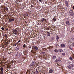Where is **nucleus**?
<instances>
[{
  "mask_svg": "<svg viewBox=\"0 0 74 74\" xmlns=\"http://www.w3.org/2000/svg\"><path fill=\"white\" fill-rule=\"evenodd\" d=\"M61 60L59 59H57L55 61V62L56 63V62H61Z\"/></svg>",
  "mask_w": 74,
  "mask_h": 74,
  "instance_id": "5",
  "label": "nucleus"
},
{
  "mask_svg": "<svg viewBox=\"0 0 74 74\" xmlns=\"http://www.w3.org/2000/svg\"><path fill=\"white\" fill-rule=\"evenodd\" d=\"M73 46H74V42L73 43Z\"/></svg>",
  "mask_w": 74,
  "mask_h": 74,
  "instance_id": "42",
  "label": "nucleus"
},
{
  "mask_svg": "<svg viewBox=\"0 0 74 74\" xmlns=\"http://www.w3.org/2000/svg\"><path fill=\"white\" fill-rule=\"evenodd\" d=\"M12 32L15 35H17L18 34V31L16 29H13Z\"/></svg>",
  "mask_w": 74,
  "mask_h": 74,
  "instance_id": "2",
  "label": "nucleus"
},
{
  "mask_svg": "<svg viewBox=\"0 0 74 74\" xmlns=\"http://www.w3.org/2000/svg\"><path fill=\"white\" fill-rule=\"evenodd\" d=\"M5 10L6 11H8V9L7 7H6L5 8Z\"/></svg>",
  "mask_w": 74,
  "mask_h": 74,
  "instance_id": "26",
  "label": "nucleus"
},
{
  "mask_svg": "<svg viewBox=\"0 0 74 74\" xmlns=\"http://www.w3.org/2000/svg\"><path fill=\"white\" fill-rule=\"evenodd\" d=\"M14 74H17L16 73H15Z\"/></svg>",
  "mask_w": 74,
  "mask_h": 74,
  "instance_id": "46",
  "label": "nucleus"
},
{
  "mask_svg": "<svg viewBox=\"0 0 74 74\" xmlns=\"http://www.w3.org/2000/svg\"><path fill=\"white\" fill-rule=\"evenodd\" d=\"M67 67L68 69H69V70H71V69H73V67H74V65H73V64H70L69 65H68V66H67Z\"/></svg>",
  "mask_w": 74,
  "mask_h": 74,
  "instance_id": "1",
  "label": "nucleus"
},
{
  "mask_svg": "<svg viewBox=\"0 0 74 74\" xmlns=\"http://www.w3.org/2000/svg\"><path fill=\"white\" fill-rule=\"evenodd\" d=\"M53 38L54 39V37H52V38Z\"/></svg>",
  "mask_w": 74,
  "mask_h": 74,
  "instance_id": "45",
  "label": "nucleus"
},
{
  "mask_svg": "<svg viewBox=\"0 0 74 74\" xmlns=\"http://www.w3.org/2000/svg\"><path fill=\"white\" fill-rule=\"evenodd\" d=\"M72 40H73V41H74V38H72Z\"/></svg>",
  "mask_w": 74,
  "mask_h": 74,
  "instance_id": "37",
  "label": "nucleus"
},
{
  "mask_svg": "<svg viewBox=\"0 0 74 74\" xmlns=\"http://www.w3.org/2000/svg\"><path fill=\"white\" fill-rule=\"evenodd\" d=\"M0 70L1 71H3V68L1 67L0 68Z\"/></svg>",
  "mask_w": 74,
  "mask_h": 74,
  "instance_id": "22",
  "label": "nucleus"
},
{
  "mask_svg": "<svg viewBox=\"0 0 74 74\" xmlns=\"http://www.w3.org/2000/svg\"><path fill=\"white\" fill-rule=\"evenodd\" d=\"M69 47L70 49H71V50H73V48H71V47H70L69 46Z\"/></svg>",
  "mask_w": 74,
  "mask_h": 74,
  "instance_id": "25",
  "label": "nucleus"
},
{
  "mask_svg": "<svg viewBox=\"0 0 74 74\" xmlns=\"http://www.w3.org/2000/svg\"><path fill=\"white\" fill-rule=\"evenodd\" d=\"M31 7H33V5H32L31 6Z\"/></svg>",
  "mask_w": 74,
  "mask_h": 74,
  "instance_id": "43",
  "label": "nucleus"
},
{
  "mask_svg": "<svg viewBox=\"0 0 74 74\" xmlns=\"http://www.w3.org/2000/svg\"><path fill=\"white\" fill-rule=\"evenodd\" d=\"M65 4L67 7H69V3L68 1H65Z\"/></svg>",
  "mask_w": 74,
  "mask_h": 74,
  "instance_id": "9",
  "label": "nucleus"
},
{
  "mask_svg": "<svg viewBox=\"0 0 74 74\" xmlns=\"http://www.w3.org/2000/svg\"><path fill=\"white\" fill-rule=\"evenodd\" d=\"M6 30H7V31H8V28H7Z\"/></svg>",
  "mask_w": 74,
  "mask_h": 74,
  "instance_id": "36",
  "label": "nucleus"
},
{
  "mask_svg": "<svg viewBox=\"0 0 74 74\" xmlns=\"http://www.w3.org/2000/svg\"><path fill=\"white\" fill-rule=\"evenodd\" d=\"M19 48H20L19 47H17L16 48V51H19Z\"/></svg>",
  "mask_w": 74,
  "mask_h": 74,
  "instance_id": "13",
  "label": "nucleus"
},
{
  "mask_svg": "<svg viewBox=\"0 0 74 74\" xmlns=\"http://www.w3.org/2000/svg\"><path fill=\"white\" fill-rule=\"evenodd\" d=\"M54 51H55V52H58V51L57 49L54 50Z\"/></svg>",
  "mask_w": 74,
  "mask_h": 74,
  "instance_id": "23",
  "label": "nucleus"
},
{
  "mask_svg": "<svg viewBox=\"0 0 74 74\" xmlns=\"http://www.w3.org/2000/svg\"><path fill=\"white\" fill-rule=\"evenodd\" d=\"M47 37H49V36H50V33H49V32H47Z\"/></svg>",
  "mask_w": 74,
  "mask_h": 74,
  "instance_id": "15",
  "label": "nucleus"
},
{
  "mask_svg": "<svg viewBox=\"0 0 74 74\" xmlns=\"http://www.w3.org/2000/svg\"><path fill=\"white\" fill-rule=\"evenodd\" d=\"M41 53V54H44V53H45V52H42Z\"/></svg>",
  "mask_w": 74,
  "mask_h": 74,
  "instance_id": "29",
  "label": "nucleus"
},
{
  "mask_svg": "<svg viewBox=\"0 0 74 74\" xmlns=\"http://www.w3.org/2000/svg\"><path fill=\"white\" fill-rule=\"evenodd\" d=\"M25 47H26V44H24L23 45V48H25Z\"/></svg>",
  "mask_w": 74,
  "mask_h": 74,
  "instance_id": "28",
  "label": "nucleus"
},
{
  "mask_svg": "<svg viewBox=\"0 0 74 74\" xmlns=\"http://www.w3.org/2000/svg\"><path fill=\"white\" fill-rule=\"evenodd\" d=\"M56 57L55 56H54L53 57V59H56Z\"/></svg>",
  "mask_w": 74,
  "mask_h": 74,
  "instance_id": "20",
  "label": "nucleus"
},
{
  "mask_svg": "<svg viewBox=\"0 0 74 74\" xmlns=\"http://www.w3.org/2000/svg\"><path fill=\"white\" fill-rule=\"evenodd\" d=\"M73 9H74V6H73Z\"/></svg>",
  "mask_w": 74,
  "mask_h": 74,
  "instance_id": "44",
  "label": "nucleus"
},
{
  "mask_svg": "<svg viewBox=\"0 0 74 74\" xmlns=\"http://www.w3.org/2000/svg\"><path fill=\"white\" fill-rule=\"evenodd\" d=\"M44 21H47V20L45 18H43L41 20V22H43Z\"/></svg>",
  "mask_w": 74,
  "mask_h": 74,
  "instance_id": "10",
  "label": "nucleus"
},
{
  "mask_svg": "<svg viewBox=\"0 0 74 74\" xmlns=\"http://www.w3.org/2000/svg\"><path fill=\"white\" fill-rule=\"evenodd\" d=\"M32 48H33L34 49H36V50H38V48L36 46H34L32 47Z\"/></svg>",
  "mask_w": 74,
  "mask_h": 74,
  "instance_id": "7",
  "label": "nucleus"
},
{
  "mask_svg": "<svg viewBox=\"0 0 74 74\" xmlns=\"http://www.w3.org/2000/svg\"><path fill=\"white\" fill-rule=\"evenodd\" d=\"M8 53H9V54H10V53H11V52H8Z\"/></svg>",
  "mask_w": 74,
  "mask_h": 74,
  "instance_id": "41",
  "label": "nucleus"
},
{
  "mask_svg": "<svg viewBox=\"0 0 74 74\" xmlns=\"http://www.w3.org/2000/svg\"><path fill=\"white\" fill-rule=\"evenodd\" d=\"M36 73L37 74H38V71H37V69H36Z\"/></svg>",
  "mask_w": 74,
  "mask_h": 74,
  "instance_id": "27",
  "label": "nucleus"
},
{
  "mask_svg": "<svg viewBox=\"0 0 74 74\" xmlns=\"http://www.w3.org/2000/svg\"><path fill=\"white\" fill-rule=\"evenodd\" d=\"M21 42V40H19V41H18L17 42L19 43V42Z\"/></svg>",
  "mask_w": 74,
  "mask_h": 74,
  "instance_id": "34",
  "label": "nucleus"
},
{
  "mask_svg": "<svg viewBox=\"0 0 74 74\" xmlns=\"http://www.w3.org/2000/svg\"><path fill=\"white\" fill-rule=\"evenodd\" d=\"M1 29H2V30H4V27H2L1 28Z\"/></svg>",
  "mask_w": 74,
  "mask_h": 74,
  "instance_id": "30",
  "label": "nucleus"
},
{
  "mask_svg": "<svg viewBox=\"0 0 74 74\" xmlns=\"http://www.w3.org/2000/svg\"><path fill=\"white\" fill-rule=\"evenodd\" d=\"M53 21H56V19H55V18H53Z\"/></svg>",
  "mask_w": 74,
  "mask_h": 74,
  "instance_id": "32",
  "label": "nucleus"
},
{
  "mask_svg": "<svg viewBox=\"0 0 74 74\" xmlns=\"http://www.w3.org/2000/svg\"><path fill=\"white\" fill-rule=\"evenodd\" d=\"M62 54L63 56H65L66 53H62Z\"/></svg>",
  "mask_w": 74,
  "mask_h": 74,
  "instance_id": "19",
  "label": "nucleus"
},
{
  "mask_svg": "<svg viewBox=\"0 0 74 74\" xmlns=\"http://www.w3.org/2000/svg\"><path fill=\"white\" fill-rule=\"evenodd\" d=\"M3 74V71H1V74Z\"/></svg>",
  "mask_w": 74,
  "mask_h": 74,
  "instance_id": "31",
  "label": "nucleus"
},
{
  "mask_svg": "<svg viewBox=\"0 0 74 74\" xmlns=\"http://www.w3.org/2000/svg\"><path fill=\"white\" fill-rule=\"evenodd\" d=\"M56 37H57V38H56V39L57 41V42H58V41H59V40H58V39H59V36H57Z\"/></svg>",
  "mask_w": 74,
  "mask_h": 74,
  "instance_id": "14",
  "label": "nucleus"
},
{
  "mask_svg": "<svg viewBox=\"0 0 74 74\" xmlns=\"http://www.w3.org/2000/svg\"><path fill=\"white\" fill-rule=\"evenodd\" d=\"M47 30H49V27H47Z\"/></svg>",
  "mask_w": 74,
  "mask_h": 74,
  "instance_id": "39",
  "label": "nucleus"
},
{
  "mask_svg": "<svg viewBox=\"0 0 74 74\" xmlns=\"http://www.w3.org/2000/svg\"><path fill=\"white\" fill-rule=\"evenodd\" d=\"M49 73L52 74V72H53V70L52 69H50L49 70Z\"/></svg>",
  "mask_w": 74,
  "mask_h": 74,
  "instance_id": "11",
  "label": "nucleus"
},
{
  "mask_svg": "<svg viewBox=\"0 0 74 74\" xmlns=\"http://www.w3.org/2000/svg\"><path fill=\"white\" fill-rule=\"evenodd\" d=\"M16 43H15V44H14V46H16Z\"/></svg>",
  "mask_w": 74,
  "mask_h": 74,
  "instance_id": "38",
  "label": "nucleus"
},
{
  "mask_svg": "<svg viewBox=\"0 0 74 74\" xmlns=\"http://www.w3.org/2000/svg\"><path fill=\"white\" fill-rule=\"evenodd\" d=\"M31 47H32L31 46H29V49H30V48H31Z\"/></svg>",
  "mask_w": 74,
  "mask_h": 74,
  "instance_id": "40",
  "label": "nucleus"
},
{
  "mask_svg": "<svg viewBox=\"0 0 74 74\" xmlns=\"http://www.w3.org/2000/svg\"><path fill=\"white\" fill-rule=\"evenodd\" d=\"M14 19L13 18H11L10 19H9V22H14Z\"/></svg>",
  "mask_w": 74,
  "mask_h": 74,
  "instance_id": "6",
  "label": "nucleus"
},
{
  "mask_svg": "<svg viewBox=\"0 0 74 74\" xmlns=\"http://www.w3.org/2000/svg\"><path fill=\"white\" fill-rule=\"evenodd\" d=\"M15 60H12L11 62V63H15Z\"/></svg>",
  "mask_w": 74,
  "mask_h": 74,
  "instance_id": "18",
  "label": "nucleus"
},
{
  "mask_svg": "<svg viewBox=\"0 0 74 74\" xmlns=\"http://www.w3.org/2000/svg\"><path fill=\"white\" fill-rule=\"evenodd\" d=\"M16 56H17L18 58H21V53L19 52L17 53V54Z\"/></svg>",
  "mask_w": 74,
  "mask_h": 74,
  "instance_id": "3",
  "label": "nucleus"
},
{
  "mask_svg": "<svg viewBox=\"0 0 74 74\" xmlns=\"http://www.w3.org/2000/svg\"><path fill=\"white\" fill-rule=\"evenodd\" d=\"M4 36H5L6 38H7V34H5Z\"/></svg>",
  "mask_w": 74,
  "mask_h": 74,
  "instance_id": "33",
  "label": "nucleus"
},
{
  "mask_svg": "<svg viewBox=\"0 0 74 74\" xmlns=\"http://www.w3.org/2000/svg\"><path fill=\"white\" fill-rule=\"evenodd\" d=\"M53 47L50 46L48 47V48L49 49H51V48H53Z\"/></svg>",
  "mask_w": 74,
  "mask_h": 74,
  "instance_id": "21",
  "label": "nucleus"
},
{
  "mask_svg": "<svg viewBox=\"0 0 74 74\" xmlns=\"http://www.w3.org/2000/svg\"><path fill=\"white\" fill-rule=\"evenodd\" d=\"M39 1L40 2H42V0H39Z\"/></svg>",
  "mask_w": 74,
  "mask_h": 74,
  "instance_id": "35",
  "label": "nucleus"
},
{
  "mask_svg": "<svg viewBox=\"0 0 74 74\" xmlns=\"http://www.w3.org/2000/svg\"><path fill=\"white\" fill-rule=\"evenodd\" d=\"M35 64H36V62H35L33 61L31 64H32L31 66L33 67V66H34V65Z\"/></svg>",
  "mask_w": 74,
  "mask_h": 74,
  "instance_id": "8",
  "label": "nucleus"
},
{
  "mask_svg": "<svg viewBox=\"0 0 74 74\" xmlns=\"http://www.w3.org/2000/svg\"><path fill=\"white\" fill-rule=\"evenodd\" d=\"M58 51L60 52H63V50L62 49H58Z\"/></svg>",
  "mask_w": 74,
  "mask_h": 74,
  "instance_id": "16",
  "label": "nucleus"
},
{
  "mask_svg": "<svg viewBox=\"0 0 74 74\" xmlns=\"http://www.w3.org/2000/svg\"><path fill=\"white\" fill-rule=\"evenodd\" d=\"M62 47H65V45L64 44H62L61 45Z\"/></svg>",
  "mask_w": 74,
  "mask_h": 74,
  "instance_id": "17",
  "label": "nucleus"
},
{
  "mask_svg": "<svg viewBox=\"0 0 74 74\" xmlns=\"http://www.w3.org/2000/svg\"><path fill=\"white\" fill-rule=\"evenodd\" d=\"M66 24L67 25H68V26H70V23L69 22V21H67L66 22Z\"/></svg>",
  "mask_w": 74,
  "mask_h": 74,
  "instance_id": "12",
  "label": "nucleus"
},
{
  "mask_svg": "<svg viewBox=\"0 0 74 74\" xmlns=\"http://www.w3.org/2000/svg\"><path fill=\"white\" fill-rule=\"evenodd\" d=\"M69 13H70V15H71V16H73V15H74L73 12L72 10H70L69 11Z\"/></svg>",
  "mask_w": 74,
  "mask_h": 74,
  "instance_id": "4",
  "label": "nucleus"
},
{
  "mask_svg": "<svg viewBox=\"0 0 74 74\" xmlns=\"http://www.w3.org/2000/svg\"><path fill=\"white\" fill-rule=\"evenodd\" d=\"M69 59L71 60H73V58H72L71 57H70Z\"/></svg>",
  "mask_w": 74,
  "mask_h": 74,
  "instance_id": "24",
  "label": "nucleus"
}]
</instances>
